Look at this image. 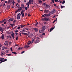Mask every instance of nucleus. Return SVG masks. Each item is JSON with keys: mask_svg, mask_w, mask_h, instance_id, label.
Listing matches in <instances>:
<instances>
[{"mask_svg": "<svg viewBox=\"0 0 72 72\" xmlns=\"http://www.w3.org/2000/svg\"><path fill=\"white\" fill-rule=\"evenodd\" d=\"M51 12H49V14H44L46 17H50L51 14Z\"/></svg>", "mask_w": 72, "mask_h": 72, "instance_id": "1", "label": "nucleus"}, {"mask_svg": "<svg viewBox=\"0 0 72 72\" xmlns=\"http://www.w3.org/2000/svg\"><path fill=\"white\" fill-rule=\"evenodd\" d=\"M39 37H41V38H42V35H40L39 36Z\"/></svg>", "mask_w": 72, "mask_h": 72, "instance_id": "32", "label": "nucleus"}, {"mask_svg": "<svg viewBox=\"0 0 72 72\" xmlns=\"http://www.w3.org/2000/svg\"><path fill=\"white\" fill-rule=\"evenodd\" d=\"M18 49H19V50H22V48L20 47L18 48Z\"/></svg>", "mask_w": 72, "mask_h": 72, "instance_id": "50", "label": "nucleus"}, {"mask_svg": "<svg viewBox=\"0 0 72 72\" xmlns=\"http://www.w3.org/2000/svg\"><path fill=\"white\" fill-rule=\"evenodd\" d=\"M44 20L45 21H50V19L49 18H48L46 17H45L44 18Z\"/></svg>", "mask_w": 72, "mask_h": 72, "instance_id": "3", "label": "nucleus"}, {"mask_svg": "<svg viewBox=\"0 0 72 72\" xmlns=\"http://www.w3.org/2000/svg\"><path fill=\"white\" fill-rule=\"evenodd\" d=\"M29 47H30V46H29L26 45L24 46V48H29Z\"/></svg>", "mask_w": 72, "mask_h": 72, "instance_id": "20", "label": "nucleus"}, {"mask_svg": "<svg viewBox=\"0 0 72 72\" xmlns=\"http://www.w3.org/2000/svg\"><path fill=\"white\" fill-rule=\"evenodd\" d=\"M6 20V19H5L4 20H3L2 21H0V25L1 24V23H3L4 22V21H5Z\"/></svg>", "mask_w": 72, "mask_h": 72, "instance_id": "9", "label": "nucleus"}, {"mask_svg": "<svg viewBox=\"0 0 72 72\" xmlns=\"http://www.w3.org/2000/svg\"><path fill=\"white\" fill-rule=\"evenodd\" d=\"M14 20L13 18H11L8 20V22H11V21H13Z\"/></svg>", "mask_w": 72, "mask_h": 72, "instance_id": "10", "label": "nucleus"}, {"mask_svg": "<svg viewBox=\"0 0 72 72\" xmlns=\"http://www.w3.org/2000/svg\"><path fill=\"white\" fill-rule=\"evenodd\" d=\"M36 25H39V23L38 22H36L35 23Z\"/></svg>", "mask_w": 72, "mask_h": 72, "instance_id": "46", "label": "nucleus"}, {"mask_svg": "<svg viewBox=\"0 0 72 72\" xmlns=\"http://www.w3.org/2000/svg\"><path fill=\"white\" fill-rule=\"evenodd\" d=\"M24 12V10H22L21 12V13H23V12Z\"/></svg>", "mask_w": 72, "mask_h": 72, "instance_id": "28", "label": "nucleus"}, {"mask_svg": "<svg viewBox=\"0 0 72 72\" xmlns=\"http://www.w3.org/2000/svg\"><path fill=\"white\" fill-rule=\"evenodd\" d=\"M47 4L45 3H43V5L44 6H46V5H47Z\"/></svg>", "mask_w": 72, "mask_h": 72, "instance_id": "39", "label": "nucleus"}, {"mask_svg": "<svg viewBox=\"0 0 72 72\" xmlns=\"http://www.w3.org/2000/svg\"><path fill=\"white\" fill-rule=\"evenodd\" d=\"M65 7L64 6H61V9H63L64 7Z\"/></svg>", "mask_w": 72, "mask_h": 72, "instance_id": "26", "label": "nucleus"}, {"mask_svg": "<svg viewBox=\"0 0 72 72\" xmlns=\"http://www.w3.org/2000/svg\"><path fill=\"white\" fill-rule=\"evenodd\" d=\"M15 24H10V25L11 26H14V25Z\"/></svg>", "mask_w": 72, "mask_h": 72, "instance_id": "30", "label": "nucleus"}, {"mask_svg": "<svg viewBox=\"0 0 72 72\" xmlns=\"http://www.w3.org/2000/svg\"><path fill=\"white\" fill-rule=\"evenodd\" d=\"M7 33L8 34H10V32H9V31H8L7 32Z\"/></svg>", "mask_w": 72, "mask_h": 72, "instance_id": "40", "label": "nucleus"}, {"mask_svg": "<svg viewBox=\"0 0 72 72\" xmlns=\"http://www.w3.org/2000/svg\"><path fill=\"white\" fill-rule=\"evenodd\" d=\"M29 2L30 3V4H31V0H29Z\"/></svg>", "mask_w": 72, "mask_h": 72, "instance_id": "44", "label": "nucleus"}, {"mask_svg": "<svg viewBox=\"0 0 72 72\" xmlns=\"http://www.w3.org/2000/svg\"><path fill=\"white\" fill-rule=\"evenodd\" d=\"M24 35H26V36H28V34H27V33H24Z\"/></svg>", "mask_w": 72, "mask_h": 72, "instance_id": "43", "label": "nucleus"}, {"mask_svg": "<svg viewBox=\"0 0 72 72\" xmlns=\"http://www.w3.org/2000/svg\"><path fill=\"white\" fill-rule=\"evenodd\" d=\"M34 30L35 32H37L38 31V29L37 28H35L34 29Z\"/></svg>", "mask_w": 72, "mask_h": 72, "instance_id": "13", "label": "nucleus"}, {"mask_svg": "<svg viewBox=\"0 0 72 72\" xmlns=\"http://www.w3.org/2000/svg\"><path fill=\"white\" fill-rule=\"evenodd\" d=\"M7 8L8 9H10V5H8L7 6Z\"/></svg>", "mask_w": 72, "mask_h": 72, "instance_id": "18", "label": "nucleus"}, {"mask_svg": "<svg viewBox=\"0 0 72 72\" xmlns=\"http://www.w3.org/2000/svg\"><path fill=\"white\" fill-rule=\"evenodd\" d=\"M22 33H23V32H25V30H22L21 31Z\"/></svg>", "mask_w": 72, "mask_h": 72, "instance_id": "42", "label": "nucleus"}, {"mask_svg": "<svg viewBox=\"0 0 72 72\" xmlns=\"http://www.w3.org/2000/svg\"><path fill=\"white\" fill-rule=\"evenodd\" d=\"M0 31H1L2 32L4 31V28L1 27H0Z\"/></svg>", "mask_w": 72, "mask_h": 72, "instance_id": "6", "label": "nucleus"}, {"mask_svg": "<svg viewBox=\"0 0 72 72\" xmlns=\"http://www.w3.org/2000/svg\"><path fill=\"white\" fill-rule=\"evenodd\" d=\"M45 26H43L42 27V31H44L45 30Z\"/></svg>", "mask_w": 72, "mask_h": 72, "instance_id": "15", "label": "nucleus"}, {"mask_svg": "<svg viewBox=\"0 0 72 72\" xmlns=\"http://www.w3.org/2000/svg\"><path fill=\"white\" fill-rule=\"evenodd\" d=\"M17 22V20H14V21L13 22V23H15V22Z\"/></svg>", "mask_w": 72, "mask_h": 72, "instance_id": "34", "label": "nucleus"}, {"mask_svg": "<svg viewBox=\"0 0 72 72\" xmlns=\"http://www.w3.org/2000/svg\"><path fill=\"white\" fill-rule=\"evenodd\" d=\"M20 26L21 28H23V27H24V26L23 25H20Z\"/></svg>", "mask_w": 72, "mask_h": 72, "instance_id": "37", "label": "nucleus"}, {"mask_svg": "<svg viewBox=\"0 0 72 72\" xmlns=\"http://www.w3.org/2000/svg\"><path fill=\"white\" fill-rule=\"evenodd\" d=\"M45 35V33H42V35Z\"/></svg>", "mask_w": 72, "mask_h": 72, "instance_id": "48", "label": "nucleus"}, {"mask_svg": "<svg viewBox=\"0 0 72 72\" xmlns=\"http://www.w3.org/2000/svg\"><path fill=\"white\" fill-rule=\"evenodd\" d=\"M8 44V41H5V43L4 44V45H5V46H8V44Z\"/></svg>", "mask_w": 72, "mask_h": 72, "instance_id": "7", "label": "nucleus"}, {"mask_svg": "<svg viewBox=\"0 0 72 72\" xmlns=\"http://www.w3.org/2000/svg\"><path fill=\"white\" fill-rule=\"evenodd\" d=\"M5 54V52L4 51L1 52V56H3V55H4Z\"/></svg>", "mask_w": 72, "mask_h": 72, "instance_id": "11", "label": "nucleus"}, {"mask_svg": "<svg viewBox=\"0 0 72 72\" xmlns=\"http://www.w3.org/2000/svg\"><path fill=\"white\" fill-rule=\"evenodd\" d=\"M5 47L4 46H3L2 47V50H4L5 49Z\"/></svg>", "mask_w": 72, "mask_h": 72, "instance_id": "25", "label": "nucleus"}, {"mask_svg": "<svg viewBox=\"0 0 72 72\" xmlns=\"http://www.w3.org/2000/svg\"><path fill=\"white\" fill-rule=\"evenodd\" d=\"M7 60V59H4L3 61V62H6V61Z\"/></svg>", "mask_w": 72, "mask_h": 72, "instance_id": "38", "label": "nucleus"}, {"mask_svg": "<svg viewBox=\"0 0 72 72\" xmlns=\"http://www.w3.org/2000/svg\"><path fill=\"white\" fill-rule=\"evenodd\" d=\"M39 2V3H40V4L42 3V1H41V0H39L38 1Z\"/></svg>", "mask_w": 72, "mask_h": 72, "instance_id": "27", "label": "nucleus"}, {"mask_svg": "<svg viewBox=\"0 0 72 72\" xmlns=\"http://www.w3.org/2000/svg\"><path fill=\"white\" fill-rule=\"evenodd\" d=\"M2 36L1 38L2 39V40H4V34H2Z\"/></svg>", "mask_w": 72, "mask_h": 72, "instance_id": "22", "label": "nucleus"}, {"mask_svg": "<svg viewBox=\"0 0 72 72\" xmlns=\"http://www.w3.org/2000/svg\"><path fill=\"white\" fill-rule=\"evenodd\" d=\"M25 10H27V9H28V8H27V7H25Z\"/></svg>", "mask_w": 72, "mask_h": 72, "instance_id": "52", "label": "nucleus"}, {"mask_svg": "<svg viewBox=\"0 0 72 72\" xmlns=\"http://www.w3.org/2000/svg\"><path fill=\"white\" fill-rule=\"evenodd\" d=\"M6 22L5 21L4 22V24H6Z\"/></svg>", "mask_w": 72, "mask_h": 72, "instance_id": "58", "label": "nucleus"}, {"mask_svg": "<svg viewBox=\"0 0 72 72\" xmlns=\"http://www.w3.org/2000/svg\"><path fill=\"white\" fill-rule=\"evenodd\" d=\"M21 14L20 13H19L17 15V19H20V17H21Z\"/></svg>", "mask_w": 72, "mask_h": 72, "instance_id": "2", "label": "nucleus"}, {"mask_svg": "<svg viewBox=\"0 0 72 72\" xmlns=\"http://www.w3.org/2000/svg\"><path fill=\"white\" fill-rule=\"evenodd\" d=\"M30 44H31V42L30 41H28V44L30 45Z\"/></svg>", "mask_w": 72, "mask_h": 72, "instance_id": "24", "label": "nucleus"}, {"mask_svg": "<svg viewBox=\"0 0 72 72\" xmlns=\"http://www.w3.org/2000/svg\"><path fill=\"white\" fill-rule=\"evenodd\" d=\"M10 1H11V0H8V3H9V4L10 3Z\"/></svg>", "mask_w": 72, "mask_h": 72, "instance_id": "54", "label": "nucleus"}, {"mask_svg": "<svg viewBox=\"0 0 72 72\" xmlns=\"http://www.w3.org/2000/svg\"><path fill=\"white\" fill-rule=\"evenodd\" d=\"M12 53H13L14 54H15V55H16L17 54V53L15 52H12Z\"/></svg>", "mask_w": 72, "mask_h": 72, "instance_id": "36", "label": "nucleus"}, {"mask_svg": "<svg viewBox=\"0 0 72 72\" xmlns=\"http://www.w3.org/2000/svg\"><path fill=\"white\" fill-rule=\"evenodd\" d=\"M65 3V1H63L62 2V4H64Z\"/></svg>", "mask_w": 72, "mask_h": 72, "instance_id": "45", "label": "nucleus"}, {"mask_svg": "<svg viewBox=\"0 0 72 72\" xmlns=\"http://www.w3.org/2000/svg\"><path fill=\"white\" fill-rule=\"evenodd\" d=\"M52 12L53 13H55V10L53 9Z\"/></svg>", "mask_w": 72, "mask_h": 72, "instance_id": "33", "label": "nucleus"}, {"mask_svg": "<svg viewBox=\"0 0 72 72\" xmlns=\"http://www.w3.org/2000/svg\"><path fill=\"white\" fill-rule=\"evenodd\" d=\"M31 36H33V34L32 33H31L30 34V35H28V37H31Z\"/></svg>", "mask_w": 72, "mask_h": 72, "instance_id": "12", "label": "nucleus"}, {"mask_svg": "<svg viewBox=\"0 0 72 72\" xmlns=\"http://www.w3.org/2000/svg\"><path fill=\"white\" fill-rule=\"evenodd\" d=\"M18 36H17V37H16V40H18Z\"/></svg>", "mask_w": 72, "mask_h": 72, "instance_id": "61", "label": "nucleus"}, {"mask_svg": "<svg viewBox=\"0 0 72 72\" xmlns=\"http://www.w3.org/2000/svg\"><path fill=\"white\" fill-rule=\"evenodd\" d=\"M44 12L45 13H48L49 12H50L48 10H45L44 11Z\"/></svg>", "mask_w": 72, "mask_h": 72, "instance_id": "5", "label": "nucleus"}, {"mask_svg": "<svg viewBox=\"0 0 72 72\" xmlns=\"http://www.w3.org/2000/svg\"><path fill=\"white\" fill-rule=\"evenodd\" d=\"M34 41V39H32V42H31V44H32Z\"/></svg>", "mask_w": 72, "mask_h": 72, "instance_id": "19", "label": "nucleus"}, {"mask_svg": "<svg viewBox=\"0 0 72 72\" xmlns=\"http://www.w3.org/2000/svg\"><path fill=\"white\" fill-rule=\"evenodd\" d=\"M11 36H14V33H13L12 34Z\"/></svg>", "mask_w": 72, "mask_h": 72, "instance_id": "41", "label": "nucleus"}, {"mask_svg": "<svg viewBox=\"0 0 72 72\" xmlns=\"http://www.w3.org/2000/svg\"><path fill=\"white\" fill-rule=\"evenodd\" d=\"M53 5L55 6H57V5H56V4H53Z\"/></svg>", "mask_w": 72, "mask_h": 72, "instance_id": "62", "label": "nucleus"}, {"mask_svg": "<svg viewBox=\"0 0 72 72\" xmlns=\"http://www.w3.org/2000/svg\"><path fill=\"white\" fill-rule=\"evenodd\" d=\"M10 50H11V51H13V49H12V48H10Z\"/></svg>", "mask_w": 72, "mask_h": 72, "instance_id": "55", "label": "nucleus"}, {"mask_svg": "<svg viewBox=\"0 0 72 72\" xmlns=\"http://www.w3.org/2000/svg\"><path fill=\"white\" fill-rule=\"evenodd\" d=\"M21 14L22 15V18L24 17V13H21Z\"/></svg>", "mask_w": 72, "mask_h": 72, "instance_id": "21", "label": "nucleus"}, {"mask_svg": "<svg viewBox=\"0 0 72 72\" xmlns=\"http://www.w3.org/2000/svg\"><path fill=\"white\" fill-rule=\"evenodd\" d=\"M18 12H19V9H18L17 11H16L15 12V13H18Z\"/></svg>", "mask_w": 72, "mask_h": 72, "instance_id": "31", "label": "nucleus"}, {"mask_svg": "<svg viewBox=\"0 0 72 72\" xmlns=\"http://www.w3.org/2000/svg\"><path fill=\"white\" fill-rule=\"evenodd\" d=\"M51 1L53 2V3H54V0H52Z\"/></svg>", "mask_w": 72, "mask_h": 72, "instance_id": "60", "label": "nucleus"}, {"mask_svg": "<svg viewBox=\"0 0 72 72\" xmlns=\"http://www.w3.org/2000/svg\"><path fill=\"white\" fill-rule=\"evenodd\" d=\"M41 19V20L43 21H45L44 20V18L42 19Z\"/></svg>", "mask_w": 72, "mask_h": 72, "instance_id": "59", "label": "nucleus"}, {"mask_svg": "<svg viewBox=\"0 0 72 72\" xmlns=\"http://www.w3.org/2000/svg\"><path fill=\"white\" fill-rule=\"evenodd\" d=\"M12 1H12V0H11V1H10V4H12V3H13Z\"/></svg>", "mask_w": 72, "mask_h": 72, "instance_id": "56", "label": "nucleus"}, {"mask_svg": "<svg viewBox=\"0 0 72 72\" xmlns=\"http://www.w3.org/2000/svg\"><path fill=\"white\" fill-rule=\"evenodd\" d=\"M12 3L13 4H15V2H14V1L13 0V2H12Z\"/></svg>", "mask_w": 72, "mask_h": 72, "instance_id": "51", "label": "nucleus"}, {"mask_svg": "<svg viewBox=\"0 0 72 72\" xmlns=\"http://www.w3.org/2000/svg\"><path fill=\"white\" fill-rule=\"evenodd\" d=\"M17 2L19 3H21V1H20V0H17Z\"/></svg>", "mask_w": 72, "mask_h": 72, "instance_id": "53", "label": "nucleus"}, {"mask_svg": "<svg viewBox=\"0 0 72 72\" xmlns=\"http://www.w3.org/2000/svg\"><path fill=\"white\" fill-rule=\"evenodd\" d=\"M50 5L47 4L46 5L45 9H50Z\"/></svg>", "mask_w": 72, "mask_h": 72, "instance_id": "4", "label": "nucleus"}, {"mask_svg": "<svg viewBox=\"0 0 72 72\" xmlns=\"http://www.w3.org/2000/svg\"><path fill=\"white\" fill-rule=\"evenodd\" d=\"M43 31L41 30H39V32L40 33H42L43 32Z\"/></svg>", "mask_w": 72, "mask_h": 72, "instance_id": "23", "label": "nucleus"}, {"mask_svg": "<svg viewBox=\"0 0 72 72\" xmlns=\"http://www.w3.org/2000/svg\"><path fill=\"white\" fill-rule=\"evenodd\" d=\"M10 34H11V33H13V31H10Z\"/></svg>", "mask_w": 72, "mask_h": 72, "instance_id": "47", "label": "nucleus"}, {"mask_svg": "<svg viewBox=\"0 0 72 72\" xmlns=\"http://www.w3.org/2000/svg\"><path fill=\"white\" fill-rule=\"evenodd\" d=\"M24 53V51H22L21 53V54H23V53Z\"/></svg>", "mask_w": 72, "mask_h": 72, "instance_id": "64", "label": "nucleus"}, {"mask_svg": "<svg viewBox=\"0 0 72 72\" xmlns=\"http://www.w3.org/2000/svg\"><path fill=\"white\" fill-rule=\"evenodd\" d=\"M18 32V30H16L15 31V33H17V32Z\"/></svg>", "mask_w": 72, "mask_h": 72, "instance_id": "49", "label": "nucleus"}, {"mask_svg": "<svg viewBox=\"0 0 72 72\" xmlns=\"http://www.w3.org/2000/svg\"><path fill=\"white\" fill-rule=\"evenodd\" d=\"M37 38L38 39L37 40H39V39H40V38L39 37H37Z\"/></svg>", "mask_w": 72, "mask_h": 72, "instance_id": "57", "label": "nucleus"}, {"mask_svg": "<svg viewBox=\"0 0 72 72\" xmlns=\"http://www.w3.org/2000/svg\"><path fill=\"white\" fill-rule=\"evenodd\" d=\"M21 7H22V8L23 9H24V8H25V7H24V4H21Z\"/></svg>", "mask_w": 72, "mask_h": 72, "instance_id": "14", "label": "nucleus"}, {"mask_svg": "<svg viewBox=\"0 0 72 72\" xmlns=\"http://www.w3.org/2000/svg\"><path fill=\"white\" fill-rule=\"evenodd\" d=\"M40 42V40L39 39H37L35 41H34L35 43H39Z\"/></svg>", "mask_w": 72, "mask_h": 72, "instance_id": "8", "label": "nucleus"}, {"mask_svg": "<svg viewBox=\"0 0 72 72\" xmlns=\"http://www.w3.org/2000/svg\"><path fill=\"white\" fill-rule=\"evenodd\" d=\"M6 54V55H8V56H10L11 55V54Z\"/></svg>", "mask_w": 72, "mask_h": 72, "instance_id": "29", "label": "nucleus"}, {"mask_svg": "<svg viewBox=\"0 0 72 72\" xmlns=\"http://www.w3.org/2000/svg\"><path fill=\"white\" fill-rule=\"evenodd\" d=\"M8 37L10 38H12V37L10 35H8L7 37Z\"/></svg>", "mask_w": 72, "mask_h": 72, "instance_id": "35", "label": "nucleus"}, {"mask_svg": "<svg viewBox=\"0 0 72 72\" xmlns=\"http://www.w3.org/2000/svg\"><path fill=\"white\" fill-rule=\"evenodd\" d=\"M26 5H28V6H30V4L28 3H26Z\"/></svg>", "mask_w": 72, "mask_h": 72, "instance_id": "63", "label": "nucleus"}, {"mask_svg": "<svg viewBox=\"0 0 72 72\" xmlns=\"http://www.w3.org/2000/svg\"><path fill=\"white\" fill-rule=\"evenodd\" d=\"M55 27H54V28H51L50 29V32H51V31H52L54 29V28Z\"/></svg>", "mask_w": 72, "mask_h": 72, "instance_id": "16", "label": "nucleus"}, {"mask_svg": "<svg viewBox=\"0 0 72 72\" xmlns=\"http://www.w3.org/2000/svg\"><path fill=\"white\" fill-rule=\"evenodd\" d=\"M19 9V12H20V11H21V10H22V7H20L19 8V9Z\"/></svg>", "mask_w": 72, "mask_h": 72, "instance_id": "17", "label": "nucleus"}]
</instances>
